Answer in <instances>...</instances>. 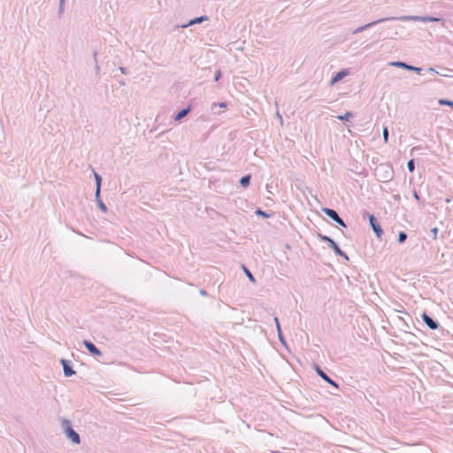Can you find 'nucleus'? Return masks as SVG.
<instances>
[{
  "label": "nucleus",
  "instance_id": "obj_6",
  "mask_svg": "<svg viewBox=\"0 0 453 453\" xmlns=\"http://www.w3.org/2000/svg\"><path fill=\"white\" fill-rule=\"evenodd\" d=\"M369 224L374 232L375 235L381 239L383 234V229L380 226V223L378 222L376 217L373 214L367 213Z\"/></svg>",
  "mask_w": 453,
  "mask_h": 453
},
{
  "label": "nucleus",
  "instance_id": "obj_18",
  "mask_svg": "<svg viewBox=\"0 0 453 453\" xmlns=\"http://www.w3.org/2000/svg\"><path fill=\"white\" fill-rule=\"evenodd\" d=\"M95 196H96V203H97V205L99 207V209L104 211V212H106L107 211V206L105 205V203L102 201L101 199V196H100V194L96 195V193H95Z\"/></svg>",
  "mask_w": 453,
  "mask_h": 453
},
{
  "label": "nucleus",
  "instance_id": "obj_4",
  "mask_svg": "<svg viewBox=\"0 0 453 453\" xmlns=\"http://www.w3.org/2000/svg\"><path fill=\"white\" fill-rule=\"evenodd\" d=\"M375 174L380 181L388 182L393 178V170L388 165H380L375 170Z\"/></svg>",
  "mask_w": 453,
  "mask_h": 453
},
{
  "label": "nucleus",
  "instance_id": "obj_22",
  "mask_svg": "<svg viewBox=\"0 0 453 453\" xmlns=\"http://www.w3.org/2000/svg\"><path fill=\"white\" fill-rule=\"evenodd\" d=\"M407 239V234L405 232H403L401 231L399 234H398V239H397V242L399 243H403Z\"/></svg>",
  "mask_w": 453,
  "mask_h": 453
},
{
  "label": "nucleus",
  "instance_id": "obj_7",
  "mask_svg": "<svg viewBox=\"0 0 453 453\" xmlns=\"http://www.w3.org/2000/svg\"><path fill=\"white\" fill-rule=\"evenodd\" d=\"M390 65H393V66H395V67H399V68H403V69L408 70V71L415 72V73H417L418 74H420L421 72H422V68L421 67L414 66V65H409V64H407L405 62H403V61L391 62Z\"/></svg>",
  "mask_w": 453,
  "mask_h": 453
},
{
  "label": "nucleus",
  "instance_id": "obj_21",
  "mask_svg": "<svg viewBox=\"0 0 453 453\" xmlns=\"http://www.w3.org/2000/svg\"><path fill=\"white\" fill-rule=\"evenodd\" d=\"M255 213H256V215L261 216V217L265 218V219H268V218L271 217V215L269 213H267L265 211H262L260 208H257L256 210Z\"/></svg>",
  "mask_w": 453,
  "mask_h": 453
},
{
  "label": "nucleus",
  "instance_id": "obj_25",
  "mask_svg": "<svg viewBox=\"0 0 453 453\" xmlns=\"http://www.w3.org/2000/svg\"><path fill=\"white\" fill-rule=\"evenodd\" d=\"M388 136H389L388 128L387 127H384V128H383V140H384L385 143H387L388 142Z\"/></svg>",
  "mask_w": 453,
  "mask_h": 453
},
{
  "label": "nucleus",
  "instance_id": "obj_1",
  "mask_svg": "<svg viewBox=\"0 0 453 453\" xmlns=\"http://www.w3.org/2000/svg\"><path fill=\"white\" fill-rule=\"evenodd\" d=\"M388 20H402V21H423V22H443V19L441 18L437 17H432V16H416V15H404L400 17H388V18H382L374 21H372L368 24H365L364 26H361L357 28H356L353 31V34H358L361 33L368 28H371L377 24L388 21Z\"/></svg>",
  "mask_w": 453,
  "mask_h": 453
},
{
  "label": "nucleus",
  "instance_id": "obj_3",
  "mask_svg": "<svg viewBox=\"0 0 453 453\" xmlns=\"http://www.w3.org/2000/svg\"><path fill=\"white\" fill-rule=\"evenodd\" d=\"M318 237L322 241L327 243V245L334 250L335 255L343 257L346 261H349V256L341 250L339 245L329 236L322 234H318Z\"/></svg>",
  "mask_w": 453,
  "mask_h": 453
},
{
  "label": "nucleus",
  "instance_id": "obj_15",
  "mask_svg": "<svg viewBox=\"0 0 453 453\" xmlns=\"http://www.w3.org/2000/svg\"><path fill=\"white\" fill-rule=\"evenodd\" d=\"M274 322H275L276 328H277L278 338H279L280 342L283 345L286 346V341L284 339V336H283V334H282V331H281V327H280V324L279 319L277 317H274Z\"/></svg>",
  "mask_w": 453,
  "mask_h": 453
},
{
  "label": "nucleus",
  "instance_id": "obj_16",
  "mask_svg": "<svg viewBox=\"0 0 453 453\" xmlns=\"http://www.w3.org/2000/svg\"><path fill=\"white\" fill-rule=\"evenodd\" d=\"M95 180H96V193L98 196L101 193L102 177L96 171L93 170Z\"/></svg>",
  "mask_w": 453,
  "mask_h": 453
},
{
  "label": "nucleus",
  "instance_id": "obj_13",
  "mask_svg": "<svg viewBox=\"0 0 453 453\" xmlns=\"http://www.w3.org/2000/svg\"><path fill=\"white\" fill-rule=\"evenodd\" d=\"M349 72L347 70H342L337 72L331 79L330 85H334L340 81H342L344 77L348 75Z\"/></svg>",
  "mask_w": 453,
  "mask_h": 453
},
{
  "label": "nucleus",
  "instance_id": "obj_33",
  "mask_svg": "<svg viewBox=\"0 0 453 453\" xmlns=\"http://www.w3.org/2000/svg\"><path fill=\"white\" fill-rule=\"evenodd\" d=\"M219 106L220 108H226V103H224V102H223V103H219Z\"/></svg>",
  "mask_w": 453,
  "mask_h": 453
},
{
  "label": "nucleus",
  "instance_id": "obj_12",
  "mask_svg": "<svg viewBox=\"0 0 453 453\" xmlns=\"http://www.w3.org/2000/svg\"><path fill=\"white\" fill-rule=\"evenodd\" d=\"M208 19H209V18L206 15L200 16V17L190 19L187 24L180 25V27L187 28V27L196 25V24H201L202 22L208 20Z\"/></svg>",
  "mask_w": 453,
  "mask_h": 453
},
{
  "label": "nucleus",
  "instance_id": "obj_24",
  "mask_svg": "<svg viewBox=\"0 0 453 453\" xmlns=\"http://www.w3.org/2000/svg\"><path fill=\"white\" fill-rule=\"evenodd\" d=\"M243 270L247 275V277L249 278V280L251 281V282H255L256 280H255V277L253 276V274L251 273V272L247 269L245 266H243Z\"/></svg>",
  "mask_w": 453,
  "mask_h": 453
},
{
  "label": "nucleus",
  "instance_id": "obj_28",
  "mask_svg": "<svg viewBox=\"0 0 453 453\" xmlns=\"http://www.w3.org/2000/svg\"><path fill=\"white\" fill-rule=\"evenodd\" d=\"M438 232H439V230H438V228H437V227H434V228H432V229H431V233H432V234H433V239H434V240H436V239H437Z\"/></svg>",
  "mask_w": 453,
  "mask_h": 453
},
{
  "label": "nucleus",
  "instance_id": "obj_35",
  "mask_svg": "<svg viewBox=\"0 0 453 453\" xmlns=\"http://www.w3.org/2000/svg\"><path fill=\"white\" fill-rule=\"evenodd\" d=\"M428 71H429V72H431V73H438V72H436V71H435V69H434V68H433V67H430V68L428 69Z\"/></svg>",
  "mask_w": 453,
  "mask_h": 453
},
{
  "label": "nucleus",
  "instance_id": "obj_10",
  "mask_svg": "<svg viewBox=\"0 0 453 453\" xmlns=\"http://www.w3.org/2000/svg\"><path fill=\"white\" fill-rule=\"evenodd\" d=\"M83 345L87 350L94 357H101L103 355L102 351L92 342L84 340Z\"/></svg>",
  "mask_w": 453,
  "mask_h": 453
},
{
  "label": "nucleus",
  "instance_id": "obj_20",
  "mask_svg": "<svg viewBox=\"0 0 453 453\" xmlns=\"http://www.w3.org/2000/svg\"><path fill=\"white\" fill-rule=\"evenodd\" d=\"M438 103L440 105H447L453 108V101L451 100L441 98Z\"/></svg>",
  "mask_w": 453,
  "mask_h": 453
},
{
  "label": "nucleus",
  "instance_id": "obj_30",
  "mask_svg": "<svg viewBox=\"0 0 453 453\" xmlns=\"http://www.w3.org/2000/svg\"><path fill=\"white\" fill-rule=\"evenodd\" d=\"M119 70L121 72V73L123 74H127V69L126 67H123V66H119Z\"/></svg>",
  "mask_w": 453,
  "mask_h": 453
},
{
  "label": "nucleus",
  "instance_id": "obj_29",
  "mask_svg": "<svg viewBox=\"0 0 453 453\" xmlns=\"http://www.w3.org/2000/svg\"><path fill=\"white\" fill-rule=\"evenodd\" d=\"M220 78H221V72L219 70V71H217V72H216V73H215L214 81H218Z\"/></svg>",
  "mask_w": 453,
  "mask_h": 453
},
{
  "label": "nucleus",
  "instance_id": "obj_26",
  "mask_svg": "<svg viewBox=\"0 0 453 453\" xmlns=\"http://www.w3.org/2000/svg\"><path fill=\"white\" fill-rule=\"evenodd\" d=\"M96 56H97V52L94 51V53H93V59H94V62H95V68H96V72L98 73L99 70H100V67H99L98 63H97Z\"/></svg>",
  "mask_w": 453,
  "mask_h": 453
},
{
  "label": "nucleus",
  "instance_id": "obj_5",
  "mask_svg": "<svg viewBox=\"0 0 453 453\" xmlns=\"http://www.w3.org/2000/svg\"><path fill=\"white\" fill-rule=\"evenodd\" d=\"M322 211L328 217L330 218L332 220H334V222H336L338 225H340L342 227H347V225L346 223L344 222V220L339 216L338 212L334 210V209H331V208H327V207H325V208H322Z\"/></svg>",
  "mask_w": 453,
  "mask_h": 453
},
{
  "label": "nucleus",
  "instance_id": "obj_17",
  "mask_svg": "<svg viewBox=\"0 0 453 453\" xmlns=\"http://www.w3.org/2000/svg\"><path fill=\"white\" fill-rule=\"evenodd\" d=\"M251 176L246 174L240 179V184L242 188H247L250 184Z\"/></svg>",
  "mask_w": 453,
  "mask_h": 453
},
{
  "label": "nucleus",
  "instance_id": "obj_2",
  "mask_svg": "<svg viewBox=\"0 0 453 453\" xmlns=\"http://www.w3.org/2000/svg\"><path fill=\"white\" fill-rule=\"evenodd\" d=\"M61 425L65 436L74 444L81 443L80 434L73 428L69 419L61 418Z\"/></svg>",
  "mask_w": 453,
  "mask_h": 453
},
{
  "label": "nucleus",
  "instance_id": "obj_19",
  "mask_svg": "<svg viewBox=\"0 0 453 453\" xmlns=\"http://www.w3.org/2000/svg\"><path fill=\"white\" fill-rule=\"evenodd\" d=\"M337 118L342 121H348L349 119L353 118V113L347 111L344 115H339Z\"/></svg>",
  "mask_w": 453,
  "mask_h": 453
},
{
  "label": "nucleus",
  "instance_id": "obj_11",
  "mask_svg": "<svg viewBox=\"0 0 453 453\" xmlns=\"http://www.w3.org/2000/svg\"><path fill=\"white\" fill-rule=\"evenodd\" d=\"M315 371L317 374L322 378L326 382L329 383L330 385L334 386L336 388H339L338 384L332 380L322 369L319 365H315Z\"/></svg>",
  "mask_w": 453,
  "mask_h": 453
},
{
  "label": "nucleus",
  "instance_id": "obj_8",
  "mask_svg": "<svg viewBox=\"0 0 453 453\" xmlns=\"http://www.w3.org/2000/svg\"><path fill=\"white\" fill-rule=\"evenodd\" d=\"M423 322L432 330H436L439 328L440 324L438 321L434 320L431 316H429L426 312H423L421 315Z\"/></svg>",
  "mask_w": 453,
  "mask_h": 453
},
{
  "label": "nucleus",
  "instance_id": "obj_34",
  "mask_svg": "<svg viewBox=\"0 0 453 453\" xmlns=\"http://www.w3.org/2000/svg\"><path fill=\"white\" fill-rule=\"evenodd\" d=\"M200 294H201L202 296H207V292H206V290H204V289H201V290H200Z\"/></svg>",
  "mask_w": 453,
  "mask_h": 453
},
{
  "label": "nucleus",
  "instance_id": "obj_23",
  "mask_svg": "<svg viewBox=\"0 0 453 453\" xmlns=\"http://www.w3.org/2000/svg\"><path fill=\"white\" fill-rule=\"evenodd\" d=\"M407 168H408L410 173H413L414 172V170H415V161H414V159H410L407 162Z\"/></svg>",
  "mask_w": 453,
  "mask_h": 453
},
{
  "label": "nucleus",
  "instance_id": "obj_14",
  "mask_svg": "<svg viewBox=\"0 0 453 453\" xmlns=\"http://www.w3.org/2000/svg\"><path fill=\"white\" fill-rule=\"evenodd\" d=\"M191 111V107L188 106L186 108L181 109L175 116V121H180L184 117H186Z\"/></svg>",
  "mask_w": 453,
  "mask_h": 453
},
{
  "label": "nucleus",
  "instance_id": "obj_31",
  "mask_svg": "<svg viewBox=\"0 0 453 453\" xmlns=\"http://www.w3.org/2000/svg\"><path fill=\"white\" fill-rule=\"evenodd\" d=\"M277 119H279L280 125L283 124V119L279 111L276 112Z\"/></svg>",
  "mask_w": 453,
  "mask_h": 453
},
{
  "label": "nucleus",
  "instance_id": "obj_36",
  "mask_svg": "<svg viewBox=\"0 0 453 453\" xmlns=\"http://www.w3.org/2000/svg\"><path fill=\"white\" fill-rule=\"evenodd\" d=\"M445 202L446 203H450L451 202V198H449V197L446 198Z\"/></svg>",
  "mask_w": 453,
  "mask_h": 453
},
{
  "label": "nucleus",
  "instance_id": "obj_9",
  "mask_svg": "<svg viewBox=\"0 0 453 453\" xmlns=\"http://www.w3.org/2000/svg\"><path fill=\"white\" fill-rule=\"evenodd\" d=\"M60 364L63 367L64 375L65 377H71L76 373L72 366L71 361L62 358L60 359Z\"/></svg>",
  "mask_w": 453,
  "mask_h": 453
},
{
  "label": "nucleus",
  "instance_id": "obj_27",
  "mask_svg": "<svg viewBox=\"0 0 453 453\" xmlns=\"http://www.w3.org/2000/svg\"><path fill=\"white\" fill-rule=\"evenodd\" d=\"M65 3H62V1H59V6H58V15H62L65 12Z\"/></svg>",
  "mask_w": 453,
  "mask_h": 453
},
{
  "label": "nucleus",
  "instance_id": "obj_32",
  "mask_svg": "<svg viewBox=\"0 0 453 453\" xmlns=\"http://www.w3.org/2000/svg\"><path fill=\"white\" fill-rule=\"evenodd\" d=\"M413 196L414 198L417 200V201H419L420 200V197H419V195L418 194V192L416 190L413 191Z\"/></svg>",
  "mask_w": 453,
  "mask_h": 453
}]
</instances>
